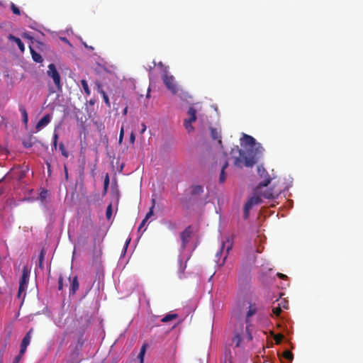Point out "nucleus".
I'll return each mask as SVG.
<instances>
[{
  "label": "nucleus",
  "instance_id": "obj_1",
  "mask_svg": "<svg viewBox=\"0 0 363 363\" xmlns=\"http://www.w3.org/2000/svg\"><path fill=\"white\" fill-rule=\"evenodd\" d=\"M242 140L245 145L244 150L238 146L231 150L230 153L234 157V164L239 168L243 166L252 167L262 155L264 149L251 135L243 134Z\"/></svg>",
  "mask_w": 363,
  "mask_h": 363
},
{
  "label": "nucleus",
  "instance_id": "obj_2",
  "mask_svg": "<svg viewBox=\"0 0 363 363\" xmlns=\"http://www.w3.org/2000/svg\"><path fill=\"white\" fill-rule=\"evenodd\" d=\"M162 81L168 90L174 95L179 92V88L173 75L169 74L167 67L164 68L162 74Z\"/></svg>",
  "mask_w": 363,
  "mask_h": 363
},
{
  "label": "nucleus",
  "instance_id": "obj_3",
  "mask_svg": "<svg viewBox=\"0 0 363 363\" xmlns=\"http://www.w3.org/2000/svg\"><path fill=\"white\" fill-rule=\"evenodd\" d=\"M47 75L52 78L55 87L57 90L60 91L62 88V84L61 82V77L57 71L56 66L54 64H50L48 67Z\"/></svg>",
  "mask_w": 363,
  "mask_h": 363
},
{
  "label": "nucleus",
  "instance_id": "obj_4",
  "mask_svg": "<svg viewBox=\"0 0 363 363\" xmlns=\"http://www.w3.org/2000/svg\"><path fill=\"white\" fill-rule=\"evenodd\" d=\"M233 246V236H227L225 237V240L222 241V245L220 250L216 253V257L220 256L223 252L225 251V257L223 258V260L221 263L223 264L225 262V259L227 257V255H228L229 252L232 249Z\"/></svg>",
  "mask_w": 363,
  "mask_h": 363
},
{
  "label": "nucleus",
  "instance_id": "obj_5",
  "mask_svg": "<svg viewBox=\"0 0 363 363\" xmlns=\"http://www.w3.org/2000/svg\"><path fill=\"white\" fill-rule=\"evenodd\" d=\"M261 202H262V199L258 195H253L252 196L249 198L244 206V213H243L244 218L247 219L249 218L250 209H252V208L254 206L259 204Z\"/></svg>",
  "mask_w": 363,
  "mask_h": 363
},
{
  "label": "nucleus",
  "instance_id": "obj_6",
  "mask_svg": "<svg viewBox=\"0 0 363 363\" xmlns=\"http://www.w3.org/2000/svg\"><path fill=\"white\" fill-rule=\"evenodd\" d=\"M196 110L192 106L189 107L187 111L189 118L184 120V125L189 133L194 130L191 123L196 120Z\"/></svg>",
  "mask_w": 363,
  "mask_h": 363
},
{
  "label": "nucleus",
  "instance_id": "obj_7",
  "mask_svg": "<svg viewBox=\"0 0 363 363\" xmlns=\"http://www.w3.org/2000/svg\"><path fill=\"white\" fill-rule=\"evenodd\" d=\"M26 176V171L20 167L12 168L6 176L8 179H13L17 181H21Z\"/></svg>",
  "mask_w": 363,
  "mask_h": 363
},
{
  "label": "nucleus",
  "instance_id": "obj_8",
  "mask_svg": "<svg viewBox=\"0 0 363 363\" xmlns=\"http://www.w3.org/2000/svg\"><path fill=\"white\" fill-rule=\"evenodd\" d=\"M29 279V272L26 267H24L22 271V276L19 283L18 296L20 297L21 293L25 292L27 288V284Z\"/></svg>",
  "mask_w": 363,
  "mask_h": 363
},
{
  "label": "nucleus",
  "instance_id": "obj_9",
  "mask_svg": "<svg viewBox=\"0 0 363 363\" xmlns=\"http://www.w3.org/2000/svg\"><path fill=\"white\" fill-rule=\"evenodd\" d=\"M257 171L261 177H264V179L258 184L255 189L257 192H259L262 187L267 186L268 184L271 182V178L268 175L267 171L262 167H258Z\"/></svg>",
  "mask_w": 363,
  "mask_h": 363
},
{
  "label": "nucleus",
  "instance_id": "obj_10",
  "mask_svg": "<svg viewBox=\"0 0 363 363\" xmlns=\"http://www.w3.org/2000/svg\"><path fill=\"white\" fill-rule=\"evenodd\" d=\"M192 230L191 226H188L183 230L181 234V240H182V249L184 250L189 242L190 238L191 237Z\"/></svg>",
  "mask_w": 363,
  "mask_h": 363
},
{
  "label": "nucleus",
  "instance_id": "obj_11",
  "mask_svg": "<svg viewBox=\"0 0 363 363\" xmlns=\"http://www.w3.org/2000/svg\"><path fill=\"white\" fill-rule=\"evenodd\" d=\"M51 116L50 114H45L36 124L35 129L37 131L40 130L42 128L45 127L51 121Z\"/></svg>",
  "mask_w": 363,
  "mask_h": 363
},
{
  "label": "nucleus",
  "instance_id": "obj_12",
  "mask_svg": "<svg viewBox=\"0 0 363 363\" xmlns=\"http://www.w3.org/2000/svg\"><path fill=\"white\" fill-rule=\"evenodd\" d=\"M248 311L246 314V323L249 322V318L256 314V313L258 311L259 308L257 307V304L255 303H250L248 306Z\"/></svg>",
  "mask_w": 363,
  "mask_h": 363
},
{
  "label": "nucleus",
  "instance_id": "obj_13",
  "mask_svg": "<svg viewBox=\"0 0 363 363\" xmlns=\"http://www.w3.org/2000/svg\"><path fill=\"white\" fill-rule=\"evenodd\" d=\"M203 193V187L201 185L196 184L191 186V196L195 198L199 197Z\"/></svg>",
  "mask_w": 363,
  "mask_h": 363
},
{
  "label": "nucleus",
  "instance_id": "obj_14",
  "mask_svg": "<svg viewBox=\"0 0 363 363\" xmlns=\"http://www.w3.org/2000/svg\"><path fill=\"white\" fill-rule=\"evenodd\" d=\"M232 358L233 355L230 347H225L221 363H233Z\"/></svg>",
  "mask_w": 363,
  "mask_h": 363
},
{
  "label": "nucleus",
  "instance_id": "obj_15",
  "mask_svg": "<svg viewBox=\"0 0 363 363\" xmlns=\"http://www.w3.org/2000/svg\"><path fill=\"white\" fill-rule=\"evenodd\" d=\"M79 289V281L77 276L74 277L71 281V284L69 287V294L74 295L77 291Z\"/></svg>",
  "mask_w": 363,
  "mask_h": 363
},
{
  "label": "nucleus",
  "instance_id": "obj_16",
  "mask_svg": "<svg viewBox=\"0 0 363 363\" xmlns=\"http://www.w3.org/2000/svg\"><path fill=\"white\" fill-rule=\"evenodd\" d=\"M8 38L16 43L19 48V50L23 52L25 51V46H24V44L23 43V42L21 41V40L18 38V37H16L15 35H12V34H10L8 36Z\"/></svg>",
  "mask_w": 363,
  "mask_h": 363
},
{
  "label": "nucleus",
  "instance_id": "obj_17",
  "mask_svg": "<svg viewBox=\"0 0 363 363\" xmlns=\"http://www.w3.org/2000/svg\"><path fill=\"white\" fill-rule=\"evenodd\" d=\"M30 51L32 56V59L37 63L43 62V57L40 54L38 53L32 47L30 46Z\"/></svg>",
  "mask_w": 363,
  "mask_h": 363
},
{
  "label": "nucleus",
  "instance_id": "obj_18",
  "mask_svg": "<svg viewBox=\"0 0 363 363\" xmlns=\"http://www.w3.org/2000/svg\"><path fill=\"white\" fill-rule=\"evenodd\" d=\"M33 332V329H30L24 336L22 340L21 345L23 347H27L30 342L31 340V333Z\"/></svg>",
  "mask_w": 363,
  "mask_h": 363
},
{
  "label": "nucleus",
  "instance_id": "obj_19",
  "mask_svg": "<svg viewBox=\"0 0 363 363\" xmlns=\"http://www.w3.org/2000/svg\"><path fill=\"white\" fill-rule=\"evenodd\" d=\"M186 268V261L183 262L181 258L179 259V268H178V274L179 278L183 277L184 272Z\"/></svg>",
  "mask_w": 363,
  "mask_h": 363
},
{
  "label": "nucleus",
  "instance_id": "obj_20",
  "mask_svg": "<svg viewBox=\"0 0 363 363\" xmlns=\"http://www.w3.org/2000/svg\"><path fill=\"white\" fill-rule=\"evenodd\" d=\"M232 341L236 347H240L241 342L242 341V335L238 333H235Z\"/></svg>",
  "mask_w": 363,
  "mask_h": 363
},
{
  "label": "nucleus",
  "instance_id": "obj_21",
  "mask_svg": "<svg viewBox=\"0 0 363 363\" xmlns=\"http://www.w3.org/2000/svg\"><path fill=\"white\" fill-rule=\"evenodd\" d=\"M228 167V161H225L224 164L222 166V169H221V172H220V177H219V181L220 183H223L225 181L226 175L225 173V170Z\"/></svg>",
  "mask_w": 363,
  "mask_h": 363
},
{
  "label": "nucleus",
  "instance_id": "obj_22",
  "mask_svg": "<svg viewBox=\"0 0 363 363\" xmlns=\"http://www.w3.org/2000/svg\"><path fill=\"white\" fill-rule=\"evenodd\" d=\"M19 111H20V112L21 113L23 122L25 123H28V117L27 111H26L25 106H23L22 105L20 106H19Z\"/></svg>",
  "mask_w": 363,
  "mask_h": 363
},
{
  "label": "nucleus",
  "instance_id": "obj_23",
  "mask_svg": "<svg viewBox=\"0 0 363 363\" xmlns=\"http://www.w3.org/2000/svg\"><path fill=\"white\" fill-rule=\"evenodd\" d=\"M211 137L213 138V139L218 140V143L220 144L221 140H220V132H218L217 130V129L212 128H211Z\"/></svg>",
  "mask_w": 363,
  "mask_h": 363
},
{
  "label": "nucleus",
  "instance_id": "obj_24",
  "mask_svg": "<svg viewBox=\"0 0 363 363\" xmlns=\"http://www.w3.org/2000/svg\"><path fill=\"white\" fill-rule=\"evenodd\" d=\"M178 315L176 314V313H169V314H167L165 316H164L162 318V323H167L170 320H172L174 319H176L177 318Z\"/></svg>",
  "mask_w": 363,
  "mask_h": 363
},
{
  "label": "nucleus",
  "instance_id": "obj_25",
  "mask_svg": "<svg viewBox=\"0 0 363 363\" xmlns=\"http://www.w3.org/2000/svg\"><path fill=\"white\" fill-rule=\"evenodd\" d=\"M155 199H152V206L150 208V210L148 211V213L146 214L145 218L146 220H148L151 216H153L154 214V208H155Z\"/></svg>",
  "mask_w": 363,
  "mask_h": 363
},
{
  "label": "nucleus",
  "instance_id": "obj_26",
  "mask_svg": "<svg viewBox=\"0 0 363 363\" xmlns=\"http://www.w3.org/2000/svg\"><path fill=\"white\" fill-rule=\"evenodd\" d=\"M81 84L82 86V88L85 92V94L87 95V96H89L90 94H91V91L89 88V85H88V83L86 82V80L85 79H82L81 80Z\"/></svg>",
  "mask_w": 363,
  "mask_h": 363
},
{
  "label": "nucleus",
  "instance_id": "obj_27",
  "mask_svg": "<svg viewBox=\"0 0 363 363\" xmlns=\"http://www.w3.org/2000/svg\"><path fill=\"white\" fill-rule=\"evenodd\" d=\"M262 196L268 199H274L275 197L272 189L267 190L266 191L262 193Z\"/></svg>",
  "mask_w": 363,
  "mask_h": 363
},
{
  "label": "nucleus",
  "instance_id": "obj_28",
  "mask_svg": "<svg viewBox=\"0 0 363 363\" xmlns=\"http://www.w3.org/2000/svg\"><path fill=\"white\" fill-rule=\"evenodd\" d=\"M59 149H60V152H61L62 155L65 157L67 158V157H69V152H68V151L66 150L65 146V145H64L62 143H60L59 144Z\"/></svg>",
  "mask_w": 363,
  "mask_h": 363
},
{
  "label": "nucleus",
  "instance_id": "obj_29",
  "mask_svg": "<svg viewBox=\"0 0 363 363\" xmlns=\"http://www.w3.org/2000/svg\"><path fill=\"white\" fill-rule=\"evenodd\" d=\"M109 176L108 174H106L104 181V194H106L107 193L108 186H109Z\"/></svg>",
  "mask_w": 363,
  "mask_h": 363
},
{
  "label": "nucleus",
  "instance_id": "obj_30",
  "mask_svg": "<svg viewBox=\"0 0 363 363\" xmlns=\"http://www.w3.org/2000/svg\"><path fill=\"white\" fill-rule=\"evenodd\" d=\"M283 357L289 361H292L294 358L293 353L289 350H286L283 353Z\"/></svg>",
  "mask_w": 363,
  "mask_h": 363
},
{
  "label": "nucleus",
  "instance_id": "obj_31",
  "mask_svg": "<svg viewBox=\"0 0 363 363\" xmlns=\"http://www.w3.org/2000/svg\"><path fill=\"white\" fill-rule=\"evenodd\" d=\"M112 211H113V209H112V204L110 203L107 208H106V217L107 218V220H110L111 218V216H112Z\"/></svg>",
  "mask_w": 363,
  "mask_h": 363
},
{
  "label": "nucleus",
  "instance_id": "obj_32",
  "mask_svg": "<svg viewBox=\"0 0 363 363\" xmlns=\"http://www.w3.org/2000/svg\"><path fill=\"white\" fill-rule=\"evenodd\" d=\"M284 338V336L282 334H277L274 336V340L276 342V344L279 345L280 344L283 339Z\"/></svg>",
  "mask_w": 363,
  "mask_h": 363
},
{
  "label": "nucleus",
  "instance_id": "obj_33",
  "mask_svg": "<svg viewBox=\"0 0 363 363\" xmlns=\"http://www.w3.org/2000/svg\"><path fill=\"white\" fill-rule=\"evenodd\" d=\"M44 257H45V251H44V250H42L40 251V255H39V267L40 269L43 268V260H44Z\"/></svg>",
  "mask_w": 363,
  "mask_h": 363
},
{
  "label": "nucleus",
  "instance_id": "obj_34",
  "mask_svg": "<svg viewBox=\"0 0 363 363\" xmlns=\"http://www.w3.org/2000/svg\"><path fill=\"white\" fill-rule=\"evenodd\" d=\"M11 9L12 10L13 13L16 15H20L21 11L20 9L13 4H11Z\"/></svg>",
  "mask_w": 363,
  "mask_h": 363
},
{
  "label": "nucleus",
  "instance_id": "obj_35",
  "mask_svg": "<svg viewBox=\"0 0 363 363\" xmlns=\"http://www.w3.org/2000/svg\"><path fill=\"white\" fill-rule=\"evenodd\" d=\"M281 311H281V308L279 304L278 305V306L274 307L272 308V313L276 316H279Z\"/></svg>",
  "mask_w": 363,
  "mask_h": 363
},
{
  "label": "nucleus",
  "instance_id": "obj_36",
  "mask_svg": "<svg viewBox=\"0 0 363 363\" xmlns=\"http://www.w3.org/2000/svg\"><path fill=\"white\" fill-rule=\"evenodd\" d=\"M103 99L104 101V103L106 104V106L108 108H111V102L109 101L108 96L106 94H104L102 95Z\"/></svg>",
  "mask_w": 363,
  "mask_h": 363
},
{
  "label": "nucleus",
  "instance_id": "obj_37",
  "mask_svg": "<svg viewBox=\"0 0 363 363\" xmlns=\"http://www.w3.org/2000/svg\"><path fill=\"white\" fill-rule=\"evenodd\" d=\"M96 87H97V91L99 94H101V96L104 94H106V92L104 91V90L103 89V86L102 85L99 83V82H96Z\"/></svg>",
  "mask_w": 363,
  "mask_h": 363
},
{
  "label": "nucleus",
  "instance_id": "obj_38",
  "mask_svg": "<svg viewBox=\"0 0 363 363\" xmlns=\"http://www.w3.org/2000/svg\"><path fill=\"white\" fill-rule=\"evenodd\" d=\"M63 289V278L60 275L58 279V290L62 291Z\"/></svg>",
  "mask_w": 363,
  "mask_h": 363
},
{
  "label": "nucleus",
  "instance_id": "obj_39",
  "mask_svg": "<svg viewBox=\"0 0 363 363\" xmlns=\"http://www.w3.org/2000/svg\"><path fill=\"white\" fill-rule=\"evenodd\" d=\"M123 135H124V129L122 127L120 130V135H119V139H118L119 144H121L123 139Z\"/></svg>",
  "mask_w": 363,
  "mask_h": 363
},
{
  "label": "nucleus",
  "instance_id": "obj_40",
  "mask_svg": "<svg viewBox=\"0 0 363 363\" xmlns=\"http://www.w3.org/2000/svg\"><path fill=\"white\" fill-rule=\"evenodd\" d=\"M145 345H143L141 347L140 352L139 355H138V357L141 359L142 361L143 359V356L145 354Z\"/></svg>",
  "mask_w": 363,
  "mask_h": 363
},
{
  "label": "nucleus",
  "instance_id": "obj_41",
  "mask_svg": "<svg viewBox=\"0 0 363 363\" xmlns=\"http://www.w3.org/2000/svg\"><path fill=\"white\" fill-rule=\"evenodd\" d=\"M26 349H27V347H23L21 345V349H20L19 354H18V356H20L22 357L23 355L25 354Z\"/></svg>",
  "mask_w": 363,
  "mask_h": 363
},
{
  "label": "nucleus",
  "instance_id": "obj_42",
  "mask_svg": "<svg viewBox=\"0 0 363 363\" xmlns=\"http://www.w3.org/2000/svg\"><path fill=\"white\" fill-rule=\"evenodd\" d=\"M135 140V133L133 132H132L130 135V142L132 144H133Z\"/></svg>",
  "mask_w": 363,
  "mask_h": 363
},
{
  "label": "nucleus",
  "instance_id": "obj_43",
  "mask_svg": "<svg viewBox=\"0 0 363 363\" xmlns=\"http://www.w3.org/2000/svg\"><path fill=\"white\" fill-rule=\"evenodd\" d=\"M147 220H146L145 218H144V219L142 220V222H141V223H140V226H139V228H138V230H140V229H141V228H142L145 225V223H147Z\"/></svg>",
  "mask_w": 363,
  "mask_h": 363
},
{
  "label": "nucleus",
  "instance_id": "obj_44",
  "mask_svg": "<svg viewBox=\"0 0 363 363\" xmlns=\"http://www.w3.org/2000/svg\"><path fill=\"white\" fill-rule=\"evenodd\" d=\"M245 330H246V333H247L248 340H252V336L251 333L249 332L247 327H246Z\"/></svg>",
  "mask_w": 363,
  "mask_h": 363
},
{
  "label": "nucleus",
  "instance_id": "obj_45",
  "mask_svg": "<svg viewBox=\"0 0 363 363\" xmlns=\"http://www.w3.org/2000/svg\"><path fill=\"white\" fill-rule=\"evenodd\" d=\"M57 147V141H52V150H56Z\"/></svg>",
  "mask_w": 363,
  "mask_h": 363
},
{
  "label": "nucleus",
  "instance_id": "obj_46",
  "mask_svg": "<svg viewBox=\"0 0 363 363\" xmlns=\"http://www.w3.org/2000/svg\"><path fill=\"white\" fill-rule=\"evenodd\" d=\"M57 140H58V135L55 131L53 133L52 141H57Z\"/></svg>",
  "mask_w": 363,
  "mask_h": 363
},
{
  "label": "nucleus",
  "instance_id": "obj_47",
  "mask_svg": "<svg viewBox=\"0 0 363 363\" xmlns=\"http://www.w3.org/2000/svg\"><path fill=\"white\" fill-rule=\"evenodd\" d=\"M21 358V357L17 355L14 359L13 363H18Z\"/></svg>",
  "mask_w": 363,
  "mask_h": 363
},
{
  "label": "nucleus",
  "instance_id": "obj_48",
  "mask_svg": "<svg viewBox=\"0 0 363 363\" xmlns=\"http://www.w3.org/2000/svg\"><path fill=\"white\" fill-rule=\"evenodd\" d=\"M277 276L281 278V279H286L287 278V276L284 274H281V273H278L277 274Z\"/></svg>",
  "mask_w": 363,
  "mask_h": 363
},
{
  "label": "nucleus",
  "instance_id": "obj_49",
  "mask_svg": "<svg viewBox=\"0 0 363 363\" xmlns=\"http://www.w3.org/2000/svg\"><path fill=\"white\" fill-rule=\"evenodd\" d=\"M145 130H146V125L144 123H143L142 124V130L140 131V133L143 134Z\"/></svg>",
  "mask_w": 363,
  "mask_h": 363
},
{
  "label": "nucleus",
  "instance_id": "obj_50",
  "mask_svg": "<svg viewBox=\"0 0 363 363\" xmlns=\"http://www.w3.org/2000/svg\"><path fill=\"white\" fill-rule=\"evenodd\" d=\"M127 113H128V107H125L123 111V114L125 116L127 114Z\"/></svg>",
  "mask_w": 363,
  "mask_h": 363
},
{
  "label": "nucleus",
  "instance_id": "obj_51",
  "mask_svg": "<svg viewBox=\"0 0 363 363\" xmlns=\"http://www.w3.org/2000/svg\"><path fill=\"white\" fill-rule=\"evenodd\" d=\"M158 66L160 67L161 68H165L166 67L164 66L163 63L162 62H160L158 63Z\"/></svg>",
  "mask_w": 363,
  "mask_h": 363
},
{
  "label": "nucleus",
  "instance_id": "obj_52",
  "mask_svg": "<svg viewBox=\"0 0 363 363\" xmlns=\"http://www.w3.org/2000/svg\"><path fill=\"white\" fill-rule=\"evenodd\" d=\"M64 169H65V176H66V177H67L68 173H67V169L66 165H65Z\"/></svg>",
  "mask_w": 363,
  "mask_h": 363
},
{
  "label": "nucleus",
  "instance_id": "obj_53",
  "mask_svg": "<svg viewBox=\"0 0 363 363\" xmlns=\"http://www.w3.org/2000/svg\"><path fill=\"white\" fill-rule=\"evenodd\" d=\"M86 48H87L88 49L91 50H94V48L92 46H87L86 45H84Z\"/></svg>",
  "mask_w": 363,
  "mask_h": 363
},
{
  "label": "nucleus",
  "instance_id": "obj_54",
  "mask_svg": "<svg viewBox=\"0 0 363 363\" xmlns=\"http://www.w3.org/2000/svg\"><path fill=\"white\" fill-rule=\"evenodd\" d=\"M46 164H47V166H48V171H50V164L48 162H46Z\"/></svg>",
  "mask_w": 363,
  "mask_h": 363
},
{
  "label": "nucleus",
  "instance_id": "obj_55",
  "mask_svg": "<svg viewBox=\"0 0 363 363\" xmlns=\"http://www.w3.org/2000/svg\"><path fill=\"white\" fill-rule=\"evenodd\" d=\"M45 194H46V191H45V192H42V193L40 194L41 197L44 198V197L45 196Z\"/></svg>",
  "mask_w": 363,
  "mask_h": 363
},
{
  "label": "nucleus",
  "instance_id": "obj_56",
  "mask_svg": "<svg viewBox=\"0 0 363 363\" xmlns=\"http://www.w3.org/2000/svg\"><path fill=\"white\" fill-rule=\"evenodd\" d=\"M130 240L129 239L128 241H126V242H125V248L128 247V244L130 242Z\"/></svg>",
  "mask_w": 363,
  "mask_h": 363
}]
</instances>
